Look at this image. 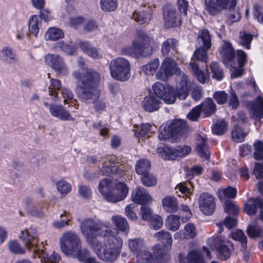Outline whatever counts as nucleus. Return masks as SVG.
I'll list each match as a JSON object with an SVG mask.
<instances>
[{
  "label": "nucleus",
  "mask_w": 263,
  "mask_h": 263,
  "mask_svg": "<svg viewBox=\"0 0 263 263\" xmlns=\"http://www.w3.org/2000/svg\"><path fill=\"white\" fill-rule=\"evenodd\" d=\"M251 111L253 118H263V98L258 96L256 100L252 102Z\"/></svg>",
  "instance_id": "cd10ccee"
},
{
  "label": "nucleus",
  "mask_w": 263,
  "mask_h": 263,
  "mask_svg": "<svg viewBox=\"0 0 263 263\" xmlns=\"http://www.w3.org/2000/svg\"><path fill=\"white\" fill-rule=\"evenodd\" d=\"M60 248L63 253L81 260L88 254L86 249H82L81 240L75 233L67 231L64 233L60 239Z\"/></svg>",
  "instance_id": "39448f33"
},
{
  "label": "nucleus",
  "mask_w": 263,
  "mask_h": 263,
  "mask_svg": "<svg viewBox=\"0 0 263 263\" xmlns=\"http://www.w3.org/2000/svg\"><path fill=\"white\" fill-rule=\"evenodd\" d=\"M73 77L81 82V85L77 86L76 91L82 101L87 103L95 104V108L97 111L104 110L106 104L101 100H99L100 91L98 88L101 77L97 72L89 69L81 73L78 71L72 73Z\"/></svg>",
  "instance_id": "f257e3e1"
},
{
  "label": "nucleus",
  "mask_w": 263,
  "mask_h": 263,
  "mask_svg": "<svg viewBox=\"0 0 263 263\" xmlns=\"http://www.w3.org/2000/svg\"><path fill=\"white\" fill-rule=\"evenodd\" d=\"M247 232L249 236L252 238L263 237V228L259 227L255 222L248 226Z\"/></svg>",
  "instance_id": "c03bdc74"
},
{
  "label": "nucleus",
  "mask_w": 263,
  "mask_h": 263,
  "mask_svg": "<svg viewBox=\"0 0 263 263\" xmlns=\"http://www.w3.org/2000/svg\"><path fill=\"white\" fill-rule=\"evenodd\" d=\"M100 3L102 10L108 12L114 11L117 7V0H101Z\"/></svg>",
  "instance_id": "680f3d73"
},
{
  "label": "nucleus",
  "mask_w": 263,
  "mask_h": 263,
  "mask_svg": "<svg viewBox=\"0 0 263 263\" xmlns=\"http://www.w3.org/2000/svg\"><path fill=\"white\" fill-rule=\"evenodd\" d=\"M197 42L199 47L194 51L192 60L206 63V51L211 46V37L208 30L203 29L199 31Z\"/></svg>",
  "instance_id": "1a4fd4ad"
},
{
  "label": "nucleus",
  "mask_w": 263,
  "mask_h": 263,
  "mask_svg": "<svg viewBox=\"0 0 263 263\" xmlns=\"http://www.w3.org/2000/svg\"><path fill=\"white\" fill-rule=\"evenodd\" d=\"M64 34L62 30L55 28H49L45 33V37L47 40L55 41L64 37Z\"/></svg>",
  "instance_id": "a19ab883"
},
{
  "label": "nucleus",
  "mask_w": 263,
  "mask_h": 263,
  "mask_svg": "<svg viewBox=\"0 0 263 263\" xmlns=\"http://www.w3.org/2000/svg\"><path fill=\"white\" fill-rule=\"evenodd\" d=\"M180 82L176 89V97L180 100H185L189 94V87L191 81L185 73H181Z\"/></svg>",
  "instance_id": "6ab92c4d"
},
{
  "label": "nucleus",
  "mask_w": 263,
  "mask_h": 263,
  "mask_svg": "<svg viewBox=\"0 0 263 263\" xmlns=\"http://www.w3.org/2000/svg\"><path fill=\"white\" fill-rule=\"evenodd\" d=\"M164 25L170 28L179 26L181 24V19L179 13L173 8H166L163 14Z\"/></svg>",
  "instance_id": "dca6fc26"
},
{
  "label": "nucleus",
  "mask_w": 263,
  "mask_h": 263,
  "mask_svg": "<svg viewBox=\"0 0 263 263\" xmlns=\"http://www.w3.org/2000/svg\"><path fill=\"white\" fill-rule=\"evenodd\" d=\"M132 199L136 203L144 205L152 202V197L142 187H138L133 192Z\"/></svg>",
  "instance_id": "aec40b11"
},
{
  "label": "nucleus",
  "mask_w": 263,
  "mask_h": 263,
  "mask_svg": "<svg viewBox=\"0 0 263 263\" xmlns=\"http://www.w3.org/2000/svg\"><path fill=\"white\" fill-rule=\"evenodd\" d=\"M80 226L82 234L87 238L98 236H109L112 233L109 223L99 220L87 218L82 221Z\"/></svg>",
  "instance_id": "0eeeda50"
},
{
  "label": "nucleus",
  "mask_w": 263,
  "mask_h": 263,
  "mask_svg": "<svg viewBox=\"0 0 263 263\" xmlns=\"http://www.w3.org/2000/svg\"><path fill=\"white\" fill-rule=\"evenodd\" d=\"M176 137L170 124L168 125L162 126L160 127L158 135V138L160 140H169L172 137Z\"/></svg>",
  "instance_id": "37998d69"
},
{
  "label": "nucleus",
  "mask_w": 263,
  "mask_h": 263,
  "mask_svg": "<svg viewBox=\"0 0 263 263\" xmlns=\"http://www.w3.org/2000/svg\"><path fill=\"white\" fill-rule=\"evenodd\" d=\"M160 103L161 102L156 96L151 95L144 98L141 106L145 111L151 112L157 110Z\"/></svg>",
  "instance_id": "4be33fe9"
},
{
  "label": "nucleus",
  "mask_w": 263,
  "mask_h": 263,
  "mask_svg": "<svg viewBox=\"0 0 263 263\" xmlns=\"http://www.w3.org/2000/svg\"><path fill=\"white\" fill-rule=\"evenodd\" d=\"M212 132L217 135H221L228 130V124L224 120H218L213 125Z\"/></svg>",
  "instance_id": "8fccbe9b"
},
{
  "label": "nucleus",
  "mask_w": 263,
  "mask_h": 263,
  "mask_svg": "<svg viewBox=\"0 0 263 263\" xmlns=\"http://www.w3.org/2000/svg\"><path fill=\"white\" fill-rule=\"evenodd\" d=\"M61 93L64 99L63 102L65 104H69V106H73L76 108H78L79 105L77 104V101L73 98V96L71 91L68 89L63 87L61 89Z\"/></svg>",
  "instance_id": "4c0bfd02"
},
{
  "label": "nucleus",
  "mask_w": 263,
  "mask_h": 263,
  "mask_svg": "<svg viewBox=\"0 0 263 263\" xmlns=\"http://www.w3.org/2000/svg\"><path fill=\"white\" fill-rule=\"evenodd\" d=\"M189 68L193 75L200 83L204 84L209 80L210 75L207 67L204 70H201L196 63L191 62L189 63Z\"/></svg>",
  "instance_id": "412c9836"
},
{
  "label": "nucleus",
  "mask_w": 263,
  "mask_h": 263,
  "mask_svg": "<svg viewBox=\"0 0 263 263\" xmlns=\"http://www.w3.org/2000/svg\"><path fill=\"white\" fill-rule=\"evenodd\" d=\"M78 46L89 57L99 59L101 58V54L98 50L92 46L88 42H80L78 43Z\"/></svg>",
  "instance_id": "c85d7f7f"
},
{
  "label": "nucleus",
  "mask_w": 263,
  "mask_h": 263,
  "mask_svg": "<svg viewBox=\"0 0 263 263\" xmlns=\"http://www.w3.org/2000/svg\"><path fill=\"white\" fill-rule=\"evenodd\" d=\"M198 205L200 211L205 215H212L216 209L214 197L209 193H203L198 198Z\"/></svg>",
  "instance_id": "ddd939ff"
},
{
  "label": "nucleus",
  "mask_w": 263,
  "mask_h": 263,
  "mask_svg": "<svg viewBox=\"0 0 263 263\" xmlns=\"http://www.w3.org/2000/svg\"><path fill=\"white\" fill-rule=\"evenodd\" d=\"M247 133L243 131L241 127L236 125L231 132V137L233 140L236 142H241L244 141Z\"/></svg>",
  "instance_id": "09e8293b"
},
{
  "label": "nucleus",
  "mask_w": 263,
  "mask_h": 263,
  "mask_svg": "<svg viewBox=\"0 0 263 263\" xmlns=\"http://www.w3.org/2000/svg\"><path fill=\"white\" fill-rule=\"evenodd\" d=\"M248 201V202L245 204L244 210L249 215H255L257 208L260 209L263 206V203L260 198H250Z\"/></svg>",
  "instance_id": "a878e982"
},
{
  "label": "nucleus",
  "mask_w": 263,
  "mask_h": 263,
  "mask_svg": "<svg viewBox=\"0 0 263 263\" xmlns=\"http://www.w3.org/2000/svg\"><path fill=\"white\" fill-rule=\"evenodd\" d=\"M150 221L151 226L155 230L161 228L163 226V219L158 215H153Z\"/></svg>",
  "instance_id": "774afa93"
},
{
  "label": "nucleus",
  "mask_w": 263,
  "mask_h": 263,
  "mask_svg": "<svg viewBox=\"0 0 263 263\" xmlns=\"http://www.w3.org/2000/svg\"><path fill=\"white\" fill-rule=\"evenodd\" d=\"M136 128L135 135L137 137H150L152 134V126L148 123L142 124L140 126H134Z\"/></svg>",
  "instance_id": "79ce46f5"
},
{
  "label": "nucleus",
  "mask_w": 263,
  "mask_h": 263,
  "mask_svg": "<svg viewBox=\"0 0 263 263\" xmlns=\"http://www.w3.org/2000/svg\"><path fill=\"white\" fill-rule=\"evenodd\" d=\"M154 263H164L165 260L167 259V255L163 253V251L161 249H157L155 247L154 252Z\"/></svg>",
  "instance_id": "0e129e2a"
},
{
  "label": "nucleus",
  "mask_w": 263,
  "mask_h": 263,
  "mask_svg": "<svg viewBox=\"0 0 263 263\" xmlns=\"http://www.w3.org/2000/svg\"><path fill=\"white\" fill-rule=\"evenodd\" d=\"M210 68L213 74L212 77L220 81L223 78V70L216 62H213L210 65Z\"/></svg>",
  "instance_id": "052dcab7"
},
{
  "label": "nucleus",
  "mask_w": 263,
  "mask_h": 263,
  "mask_svg": "<svg viewBox=\"0 0 263 263\" xmlns=\"http://www.w3.org/2000/svg\"><path fill=\"white\" fill-rule=\"evenodd\" d=\"M159 66V60L155 59L147 64L143 66L141 71L147 75H153L158 69Z\"/></svg>",
  "instance_id": "49530a36"
},
{
  "label": "nucleus",
  "mask_w": 263,
  "mask_h": 263,
  "mask_svg": "<svg viewBox=\"0 0 263 263\" xmlns=\"http://www.w3.org/2000/svg\"><path fill=\"white\" fill-rule=\"evenodd\" d=\"M182 72L178 67L176 63L172 58L167 57L162 63L159 71L156 73V77L160 80L165 81L169 77L176 74L180 78Z\"/></svg>",
  "instance_id": "9d476101"
},
{
  "label": "nucleus",
  "mask_w": 263,
  "mask_h": 263,
  "mask_svg": "<svg viewBox=\"0 0 263 263\" xmlns=\"http://www.w3.org/2000/svg\"><path fill=\"white\" fill-rule=\"evenodd\" d=\"M111 220L118 231L127 233L129 230V226L126 219L120 215L113 216Z\"/></svg>",
  "instance_id": "473e14b6"
},
{
  "label": "nucleus",
  "mask_w": 263,
  "mask_h": 263,
  "mask_svg": "<svg viewBox=\"0 0 263 263\" xmlns=\"http://www.w3.org/2000/svg\"><path fill=\"white\" fill-rule=\"evenodd\" d=\"M138 261L141 263L154 262V257L152 253L146 250H143L137 256Z\"/></svg>",
  "instance_id": "4d7b16f0"
},
{
  "label": "nucleus",
  "mask_w": 263,
  "mask_h": 263,
  "mask_svg": "<svg viewBox=\"0 0 263 263\" xmlns=\"http://www.w3.org/2000/svg\"><path fill=\"white\" fill-rule=\"evenodd\" d=\"M171 128L173 129L176 136L182 133L186 127V123L184 121L178 119L174 121L170 124Z\"/></svg>",
  "instance_id": "13d9d810"
},
{
  "label": "nucleus",
  "mask_w": 263,
  "mask_h": 263,
  "mask_svg": "<svg viewBox=\"0 0 263 263\" xmlns=\"http://www.w3.org/2000/svg\"><path fill=\"white\" fill-rule=\"evenodd\" d=\"M41 24L42 21L39 16L36 15L31 16L28 23L29 32L37 37Z\"/></svg>",
  "instance_id": "c756f323"
},
{
  "label": "nucleus",
  "mask_w": 263,
  "mask_h": 263,
  "mask_svg": "<svg viewBox=\"0 0 263 263\" xmlns=\"http://www.w3.org/2000/svg\"><path fill=\"white\" fill-rule=\"evenodd\" d=\"M157 47L155 41L145 34L141 33L132 42V45L123 47L121 54L132 57H147L151 55Z\"/></svg>",
  "instance_id": "20e7f679"
},
{
  "label": "nucleus",
  "mask_w": 263,
  "mask_h": 263,
  "mask_svg": "<svg viewBox=\"0 0 263 263\" xmlns=\"http://www.w3.org/2000/svg\"><path fill=\"white\" fill-rule=\"evenodd\" d=\"M33 199L31 198L27 197L25 199V203L27 205V212L31 215L40 217H42L44 214V212L42 209L44 203H41L38 205H33Z\"/></svg>",
  "instance_id": "bb28decb"
},
{
  "label": "nucleus",
  "mask_w": 263,
  "mask_h": 263,
  "mask_svg": "<svg viewBox=\"0 0 263 263\" xmlns=\"http://www.w3.org/2000/svg\"><path fill=\"white\" fill-rule=\"evenodd\" d=\"M197 149L201 157L209 159L210 157L209 147L206 144V140L202 137L200 136L198 139Z\"/></svg>",
  "instance_id": "58836bf2"
},
{
  "label": "nucleus",
  "mask_w": 263,
  "mask_h": 263,
  "mask_svg": "<svg viewBox=\"0 0 263 263\" xmlns=\"http://www.w3.org/2000/svg\"><path fill=\"white\" fill-rule=\"evenodd\" d=\"M200 106L201 111L205 117H208L213 115L216 110V105L211 98L207 99Z\"/></svg>",
  "instance_id": "c9c22d12"
},
{
  "label": "nucleus",
  "mask_w": 263,
  "mask_h": 263,
  "mask_svg": "<svg viewBox=\"0 0 263 263\" xmlns=\"http://www.w3.org/2000/svg\"><path fill=\"white\" fill-rule=\"evenodd\" d=\"M252 39L253 35L250 33L246 31H240L238 43L241 46H245L246 49H249Z\"/></svg>",
  "instance_id": "864d4df0"
},
{
  "label": "nucleus",
  "mask_w": 263,
  "mask_h": 263,
  "mask_svg": "<svg viewBox=\"0 0 263 263\" xmlns=\"http://www.w3.org/2000/svg\"><path fill=\"white\" fill-rule=\"evenodd\" d=\"M162 203L163 209L170 213L175 212L178 209L177 199L174 196H166L162 199Z\"/></svg>",
  "instance_id": "2f4dec72"
},
{
  "label": "nucleus",
  "mask_w": 263,
  "mask_h": 263,
  "mask_svg": "<svg viewBox=\"0 0 263 263\" xmlns=\"http://www.w3.org/2000/svg\"><path fill=\"white\" fill-rule=\"evenodd\" d=\"M10 251L14 254H24L25 249L22 248L16 241H12L8 244Z\"/></svg>",
  "instance_id": "69168bd1"
},
{
  "label": "nucleus",
  "mask_w": 263,
  "mask_h": 263,
  "mask_svg": "<svg viewBox=\"0 0 263 263\" xmlns=\"http://www.w3.org/2000/svg\"><path fill=\"white\" fill-rule=\"evenodd\" d=\"M91 245L100 259L112 263L115 261L120 255L123 240L119 236H111L106 238L103 244L94 239L91 240Z\"/></svg>",
  "instance_id": "f03ea898"
},
{
  "label": "nucleus",
  "mask_w": 263,
  "mask_h": 263,
  "mask_svg": "<svg viewBox=\"0 0 263 263\" xmlns=\"http://www.w3.org/2000/svg\"><path fill=\"white\" fill-rule=\"evenodd\" d=\"M98 189L107 201L112 203L122 201L128 193V188L124 182H100Z\"/></svg>",
  "instance_id": "423d86ee"
},
{
  "label": "nucleus",
  "mask_w": 263,
  "mask_h": 263,
  "mask_svg": "<svg viewBox=\"0 0 263 263\" xmlns=\"http://www.w3.org/2000/svg\"><path fill=\"white\" fill-rule=\"evenodd\" d=\"M151 13L148 9L145 10L135 12L133 14V19L140 24L148 22L151 18Z\"/></svg>",
  "instance_id": "e433bc0d"
},
{
  "label": "nucleus",
  "mask_w": 263,
  "mask_h": 263,
  "mask_svg": "<svg viewBox=\"0 0 263 263\" xmlns=\"http://www.w3.org/2000/svg\"><path fill=\"white\" fill-rule=\"evenodd\" d=\"M109 69L111 76L116 80L125 81L130 77V65L125 59L118 58L111 61Z\"/></svg>",
  "instance_id": "6e6552de"
},
{
  "label": "nucleus",
  "mask_w": 263,
  "mask_h": 263,
  "mask_svg": "<svg viewBox=\"0 0 263 263\" xmlns=\"http://www.w3.org/2000/svg\"><path fill=\"white\" fill-rule=\"evenodd\" d=\"M215 248L218 257L221 260H226L231 256L233 245L220 236L217 237L215 240Z\"/></svg>",
  "instance_id": "4468645a"
},
{
  "label": "nucleus",
  "mask_w": 263,
  "mask_h": 263,
  "mask_svg": "<svg viewBox=\"0 0 263 263\" xmlns=\"http://www.w3.org/2000/svg\"><path fill=\"white\" fill-rule=\"evenodd\" d=\"M232 237L234 239L239 240L243 247H246L247 244V238L241 230H238L233 233Z\"/></svg>",
  "instance_id": "338daca9"
},
{
  "label": "nucleus",
  "mask_w": 263,
  "mask_h": 263,
  "mask_svg": "<svg viewBox=\"0 0 263 263\" xmlns=\"http://www.w3.org/2000/svg\"><path fill=\"white\" fill-rule=\"evenodd\" d=\"M128 246L132 252L138 255L143 251L145 248L143 240L140 238H134L128 240Z\"/></svg>",
  "instance_id": "72a5a7b5"
},
{
  "label": "nucleus",
  "mask_w": 263,
  "mask_h": 263,
  "mask_svg": "<svg viewBox=\"0 0 263 263\" xmlns=\"http://www.w3.org/2000/svg\"><path fill=\"white\" fill-rule=\"evenodd\" d=\"M153 88L155 95L165 103L171 104L175 102L176 95L173 88L170 86L157 82L154 84Z\"/></svg>",
  "instance_id": "9b49d317"
},
{
  "label": "nucleus",
  "mask_w": 263,
  "mask_h": 263,
  "mask_svg": "<svg viewBox=\"0 0 263 263\" xmlns=\"http://www.w3.org/2000/svg\"><path fill=\"white\" fill-rule=\"evenodd\" d=\"M225 0H204L205 9L212 15H215L222 11Z\"/></svg>",
  "instance_id": "b1692460"
},
{
  "label": "nucleus",
  "mask_w": 263,
  "mask_h": 263,
  "mask_svg": "<svg viewBox=\"0 0 263 263\" xmlns=\"http://www.w3.org/2000/svg\"><path fill=\"white\" fill-rule=\"evenodd\" d=\"M157 152L161 154V156L163 159H174V157H178L177 147L174 148L172 146H165L163 148H158Z\"/></svg>",
  "instance_id": "f704fd0d"
},
{
  "label": "nucleus",
  "mask_w": 263,
  "mask_h": 263,
  "mask_svg": "<svg viewBox=\"0 0 263 263\" xmlns=\"http://www.w3.org/2000/svg\"><path fill=\"white\" fill-rule=\"evenodd\" d=\"M154 237L156 238L157 240L162 242L165 247L171 246L172 245V236L168 231L161 230L155 233L154 234Z\"/></svg>",
  "instance_id": "a18cd8bd"
},
{
  "label": "nucleus",
  "mask_w": 263,
  "mask_h": 263,
  "mask_svg": "<svg viewBox=\"0 0 263 263\" xmlns=\"http://www.w3.org/2000/svg\"><path fill=\"white\" fill-rule=\"evenodd\" d=\"M45 62L47 65L50 66L59 74L65 76L69 72V69L64 59L58 54H47Z\"/></svg>",
  "instance_id": "f8f14e48"
},
{
  "label": "nucleus",
  "mask_w": 263,
  "mask_h": 263,
  "mask_svg": "<svg viewBox=\"0 0 263 263\" xmlns=\"http://www.w3.org/2000/svg\"><path fill=\"white\" fill-rule=\"evenodd\" d=\"M253 157L255 160L263 159V142L260 141L255 142L254 144Z\"/></svg>",
  "instance_id": "bf43d9fd"
},
{
  "label": "nucleus",
  "mask_w": 263,
  "mask_h": 263,
  "mask_svg": "<svg viewBox=\"0 0 263 263\" xmlns=\"http://www.w3.org/2000/svg\"><path fill=\"white\" fill-rule=\"evenodd\" d=\"M57 46L67 55H73L77 51L74 45L69 43L65 44L62 41L58 42Z\"/></svg>",
  "instance_id": "6e6d98bb"
},
{
  "label": "nucleus",
  "mask_w": 263,
  "mask_h": 263,
  "mask_svg": "<svg viewBox=\"0 0 263 263\" xmlns=\"http://www.w3.org/2000/svg\"><path fill=\"white\" fill-rule=\"evenodd\" d=\"M186 263H205L201 252L198 250L190 252L186 258Z\"/></svg>",
  "instance_id": "3c124183"
},
{
  "label": "nucleus",
  "mask_w": 263,
  "mask_h": 263,
  "mask_svg": "<svg viewBox=\"0 0 263 263\" xmlns=\"http://www.w3.org/2000/svg\"><path fill=\"white\" fill-rule=\"evenodd\" d=\"M178 42L175 39L170 38L164 41L162 45L161 52L164 55L169 53L170 50L172 49L177 52V46Z\"/></svg>",
  "instance_id": "ea45409f"
},
{
  "label": "nucleus",
  "mask_w": 263,
  "mask_h": 263,
  "mask_svg": "<svg viewBox=\"0 0 263 263\" xmlns=\"http://www.w3.org/2000/svg\"><path fill=\"white\" fill-rule=\"evenodd\" d=\"M0 58L2 60L8 64L14 63L17 60L15 52L8 47H5L1 50Z\"/></svg>",
  "instance_id": "7c9ffc66"
},
{
  "label": "nucleus",
  "mask_w": 263,
  "mask_h": 263,
  "mask_svg": "<svg viewBox=\"0 0 263 263\" xmlns=\"http://www.w3.org/2000/svg\"><path fill=\"white\" fill-rule=\"evenodd\" d=\"M197 234L195 226L191 223L186 224L183 230L177 232L174 237L176 239H190L194 238Z\"/></svg>",
  "instance_id": "393cba45"
},
{
  "label": "nucleus",
  "mask_w": 263,
  "mask_h": 263,
  "mask_svg": "<svg viewBox=\"0 0 263 263\" xmlns=\"http://www.w3.org/2000/svg\"><path fill=\"white\" fill-rule=\"evenodd\" d=\"M61 82L57 79H51L50 80V85L48 87L49 95L52 96V99H55L58 97L57 90H61Z\"/></svg>",
  "instance_id": "5fc2aeb1"
},
{
  "label": "nucleus",
  "mask_w": 263,
  "mask_h": 263,
  "mask_svg": "<svg viewBox=\"0 0 263 263\" xmlns=\"http://www.w3.org/2000/svg\"><path fill=\"white\" fill-rule=\"evenodd\" d=\"M151 167L150 162L147 159L139 160L136 164L135 169L136 173L141 175L142 181H155L156 178L148 173Z\"/></svg>",
  "instance_id": "a211bd4d"
},
{
  "label": "nucleus",
  "mask_w": 263,
  "mask_h": 263,
  "mask_svg": "<svg viewBox=\"0 0 263 263\" xmlns=\"http://www.w3.org/2000/svg\"><path fill=\"white\" fill-rule=\"evenodd\" d=\"M20 237L24 241L28 249H32L39 257L41 258L42 263H58L60 261L61 258L58 254L53 252L49 255L43 249V246L42 249L38 248V233L33 228L30 227L22 231Z\"/></svg>",
  "instance_id": "7ed1b4c3"
},
{
  "label": "nucleus",
  "mask_w": 263,
  "mask_h": 263,
  "mask_svg": "<svg viewBox=\"0 0 263 263\" xmlns=\"http://www.w3.org/2000/svg\"><path fill=\"white\" fill-rule=\"evenodd\" d=\"M166 223L168 229L172 231L178 230L180 226L179 217L174 215L167 217Z\"/></svg>",
  "instance_id": "603ef678"
},
{
  "label": "nucleus",
  "mask_w": 263,
  "mask_h": 263,
  "mask_svg": "<svg viewBox=\"0 0 263 263\" xmlns=\"http://www.w3.org/2000/svg\"><path fill=\"white\" fill-rule=\"evenodd\" d=\"M219 53L225 65H228L234 58L235 52L232 45L228 42H224L220 49Z\"/></svg>",
  "instance_id": "5701e85b"
},
{
  "label": "nucleus",
  "mask_w": 263,
  "mask_h": 263,
  "mask_svg": "<svg viewBox=\"0 0 263 263\" xmlns=\"http://www.w3.org/2000/svg\"><path fill=\"white\" fill-rule=\"evenodd\" d=\"M102 163L101 172L103 175L107 176L116 174L121 170L119 168V163L116 162V158L115 156L103 158Z\"/></svg>",
  "instance_id": "f3484780"
},
{
  "label": "nucleus",
  "mask_w": 263,
  "mask_h": 263,
  "mask_svg": "<svg viewBox=\"0 0 263 263\" xmlns=\"http://www.w3.org/2000/svg\"><path fill=\"white\" fill-rule=\"evenodd\" d=\"M45 106L48 108L51 116L58 118L62 121H74L70 112L67 110L62 105L55 104H49L47 102H44Z\"/></svg>",
  "instance_id": "2eb2a0df"
},
{
  "label": "nucleus",
  "mask_w": 263,
  "mask_h": 263,
  "mask_svg": "<svg viewBox=\"0 0 263 263\" xmlns=\"http://www.w3.org/2000/svg\"><path fill=\"white\" fill-rule=\"evenodd\" d=\"M224 209L226 213L234 215H237L239 212V210L237 205L233 201L230 200H227L224 202Z\"/></svg>",
  "instance_id": "e2e57ef3"
},
{
  "label": "nucleus",
  "mask_w": 263,
  "mask_h": 263,
  "mask_svg": "<svg viewBox=\"0 0 263 263\" xmlns=\"http://www.w3.org/2000/svg\"><path fill=\"white\" fill-rule=\"evenodd\" d=\"M237 193L236 189L231 186H228L226 189H221L218 191V195L220 200L225 198H234Z\"/></svg>",
  "instance_id": "de8ad7c7"
}]
</instances>
